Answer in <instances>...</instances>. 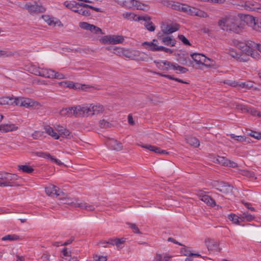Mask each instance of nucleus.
<instances>
[{
    "instance_id": "obj_1",
    "label": "nucleus",
    "mask_w": 261,
    "mask_h": 261,
    "mask_svg": "<svg viewBox=\"0 0 261 261\" xmlns=\"http://www.w3.org/2000/svg\"><path fill=\"white\" fill-rule=\"evenodd\" d=\"M258 46H260V44L251 40H248L245 43L239 42L237 44V46L243 53L255 59L259 58V54L256 50H258Z\"/></svg>"
},
{
    "instance_id": "obj_2",
    "label": "nucleus",
    "mask_w": 261,
    "mask_h": 261,
    "mask_svg": "<svg viewBox=\"0 0 261 261\" xmlns=\"http://www.w3.org/2000/svg\"><path fill=\"white\" fill-rule=\"evenodd\" d=\"M237 20L232 16H226L218 21V25L223 30L238 32L239 27L237 22Z\"/></svg>"
},
{
    "instance_id": "obj_3",
    "label": "nucleus",
    "mask_w": 261,
    "mask_h": 261,
    "mask_svg": "<svg viewBox=\"0 0 261 261\" xmlns=\"http://www.w3.org/2000/svg\"><path fill=\"white\" fill-rule=\"evenodd\" d=\"M163 38L159 36L158 39H154L151 41H145L142 43V46L150 51H163Z\"/></svg>"
},
{
    "instance_id": "obj_4",
    "label": "nucleus",
    "mask_w": 261,
    "mask_h": 261,
    "mask_svg": "<svg viewBox=\"0 0 261 261\" xmlns=\"http://www.w3.org/2000/svg\"><path fill=\"white\" fill-rule=\"evenodd\" d=\"M45 192L49 196H55L60 200H66V195L54 185H50L45 188Z\"/></svg>"
},
{
    "instance_id": "obj_5",
    "label": "nucleus",
    "mask_w": 261,
    "mask_h": 261,
    "mask_svg": "<svg viewBox=\"0 0 261 261\" xmlns=\"http://www.w3.org/2000/svg\"><path fill=\"white\" fill-rule=\"evenodd\" d=\"M73 116L84 117L90 115V110L88 104L76 105L73 107Z\"/></svg>"
},
{
    "instance_id": "obj_6",
    "label": "nucleus",
    "mask_w": 261,
    "mask_h": 261,
    "mask_svg": "<svg viewBox=\"0 0 261 261\" xmlns=\"http://www.w3.org/2000/svg\"><path fill=\"white\" fill-rule=\"evenodd\" d=\"M121 6L127 9H136L144 11L148 9L147 5L136 0H124Z\"/></svg>"
},
{
    "instance_id": "obj_7",
    "label": "nucleus",
    "mask_w": 261,
    "mask_h": 261,
    "mask_svg": "<svg viewBox=\"0 0 261 261\" xmlns=\"http://www.w3.org/2000/svg\"><path fill=\"white\" fill-rule=\"evenodd\" d=\"M124 38L120 35H107L100 39L102 44H117L121 43L124 41Z\"/></svg>"
},
{
    "instance_id": "obj_8",
    "label": "nucleus",
    "mask_w": 261,
    "mask_h": 261,
    "mask_svg": "<svg viewBox=\"0 0 261 261\" xmlns=\"http://www.w3.org/2000/svg\"><path fill=\"white\" fill-rule=\"evenodd\" d=\"M65 203L70 204L74 207H78L82 210H85L87 211H93L95 210L94 205L87 203L83 201H81L79 199H75L74 201H69V200L68 199L66 200Z\"/></svg>"
},
{
    "instance_id": "obj_9",
    "label": "nucleus",
    "mask_w": 261,
    "mask_h": 261,
    "mask_svg": "<svg viewBox=\"0 0 261 261\" xmlns=\"http://www.w3.org/2000/svg\"><path fill=\"white\" fill-rule=\"evenodd\" d=\"M213 187L218 191L226 194L231 193L233 189L232 186L223 181H215L213 184Z\"/></svg>"
},
{
    "instance_id": "obj_10",
    "label": "nucleus",
    "mask_w": 261,
    "mask_h": 261,
    "mask_svg": "<svg viewBox=\"0 0 261 261\" xmlns=\"http://www.w3.org/2000/svg\"><path fill=\"white\" fill-rule=\"evenodd\" d=\"M78 6H80V9L76 10L77 13L84 16H89L91 15V12L89 9L96 12L101 11V9L99 8L94 7L84 3H78Z\"/></svg>"
},
{
    "instance_id": "obj_11",
    "label": "nucleus",
    "mask_w": 261,
    "mask_h": 261,
    "mask_svg": "<svg viewBox=\"0 0 261 261\" xmlns=\"http://www.w3.org/2000/svg\"><path fill=\"white\" fill-rule=\"evenodd\" d=\"M142 54L138 50H130L123 48L122 56L135 60H144L143 58L141 57Z\"/></svg>"
},
{
    "instance_id": "obj_12",
    "label": "nucleus",
    "mask_w": 261,
    "mask_h": 261,
    "mask_svg": "<svg viewBox=\"0 0 261 261\" xmlns=\"http://www.w3.org/2000/svg\"><path fill=\"white\" fill-rule=\"evenodd\" d=\"M165 4L168 7L179 11L188 12L190 9L189 6L180 4L178 2L173 1H166L165 2Z\"/></svg>"
},
{
    "instance_id": "obj_13",
    "label": "nucleus",
    "mask_w": 261,
    "mask_h": 261,
    "mask_svg": "<svg viewBox=\"0 0 261 261\" xmlns=\"http://www.w3.org/2000/svg\"><path fill=\"white\" fill-rule=\"evenodd\" d=\"M190 56L197 64H202L207 66H211L212 65L210 64L207 63V61H210V59L206 57L202 54L193 53Z\"/></svg>"
},
{
    "instance_id": "obj_14",
    "label": "nucleus",
    "mask_w": 261,
    "mask_h": 261,
    "mask_svg": "<svg viewBox=\"0 0 261 261\" xmlns=\"http://www.w3.org/2000/svg\"><path fill=\"white\" fill-rule=\"evenodd\" d=\"M164 69L176 70L177 73H185L188 71V69L185 67L180 66L176 63H171L168 61L164 62Z\"/></svg>"
},
{
    "instance_id": "obj_15",
    "label": "nucleus",
    "mask_w": 261,
    "mask_h": 261,
    "mask_svg": "<svg viewBox=\"0 0 261 261\" xmlns=\"http://www.w3.org/2000/svg\"><path fill=\"white\" fill-rule=\"evenodd\" d=\"M14 104L16 106L29 108L34 106L33 101L30 98L15 97Z\"/></svg>"
},
{
    "instance_id": "obj_16",
    "label": "nucleus",
    "mask_w": 261,
    "mask_h": 261,
    "mask_svg": "<svg viewBox=\"0 0 261 261\" xmlns=\"http://www.w3.org/2000/svg\"><path fill=\"white\" fill-rule=\"evenodd\" d=\"M214 162L224 166H228L232 168H236L238 167V164L236 163L229 160L223 156H218L216 159H215Z\"/></svg>"
},
{
    "instance_id": "obj_17",
    "label": "nucleus",
    "mask_w": 261,
    "mask_h": 261,
    "mask_svg": "<svg viewBox=\"0 0 261 261\" xmlns=\"http://www.w3.org/2000/svg\"><path fill=\"white\" fill-rule=\"evenodd\" d=\"M179 29V25L171 21L164 23V34H170Z\"/></svg>"
},
{
    "instance_id": "obj_18",
    "label": "nucleus",
    "mask_w": 261,
    "mask_h": 261,
    "mask_svg": "<svg viewBox=\"0 0 261 261\" xmlns=\"http://www.w3.org/2000/svg\"><path fill=\"white\" fill-rule=\"evenodd\" d=\"M140 21H142L141 23L144 25L145 29L149 32H153L155 29V26L151 21L150 18L147 15L141 16Z\"/></svg>"
},
{
    "instance_id": "obj_19",
    "label": "nucleus",
    "mask_w": 261,
    "mask_h": 261,
    "mask_svg": "<svg viewBox=\"0 0 261 261\" xmlns=\"http://www.w3.org/2000/svg\"><path fill=\"white\" fill-rule=\"evenodd\" d=\"M25 8L28 10L31 14H34L39 12H43L45 11L44 7L38 4L30 5L27 4L24 6Z\"/></svg>"
},
{
    "instance_id": "obj_20",
    "label": "nucleus",
    "mask_w": 261,
    "mask_h": 261,
    "mask_svg": "<svg viewBox=\"0 0 261 261\" xmlns=\"http://www.w3.org/2000/svg\"><path fill=\"white\" fill-rule=\"evenodd\" d=\"M42 18L49 25L53 27H55L56 25L61 27L63 26V24L61 22L59 19L55 17H50L47 15H43L42 16Z\"/></svg>"
},
{
    "instance_id": "obj_21",
    "label": "nucleus",
    "mask_w": 261,
    "mask_h": 261,
    "mask_svg": "<svg viewBox=\"0 0 261 261\" xmlns=\"http://www.w3.org/2000/svg\"><path fill=\"white\" fill-rule=\"evenodd\" d=\"M90 110V115H98L102 113L105 111L103 106L99 103H91L89 105Z\"/></svg>"
},
{
    "instance_id": "obj_22",
    "label": "nucleus",
    "mask_w": 261,
    "mask_h": 261,
    "mask_svg": "<svg viewBox=\"0 0 261 261\" xmlns=\"http://www.w3.org/2000/svg\"><path fill=\"white\" fill-rule=\"evenodd\" d=\"M198 195L199 196L200 200L205 202L207 205L211 206H214L216 205V202L215 200L210 196L204 194L201 191L199 192Z\"/></svg>"
},
{
    "instance_id": "obj_23",
    "label": "nucleus",
    "mask_w": 261,
    "mask_h": 261,
    "mask_svg": "<svg viewBox=\"0 0 261 261\" xmlns=\"http://www.w3.org/2000/svg\"><path fill=\"white\" fill-rule=\"evenodd\" d=\"M108 145L112 149L119 151L122 149L123 146L120 142L114 139H110L107 142Z\"/></svg>"
},
{
    "instance_id": "obj_24",
    "label": "nucleus",
    "mask_w": 261,
    "mask_h": 261,
    "mask_svg": "<svg viewBox=\"0 0 261 261\" xmlns=\"http://www.w3.org/2000/svg\"><path fill=\"white\" fill-rule=\"evenodd\" d=\"M55 130L58 133V135L63 137L68 138L70 135V131L63 126L57 125L55 126Z\"/></svg>"
},
{
    "instance_id": "obj_25",
    "label": "nucleus",
    "mask_w": 261,
    "mask_h": 261,
    "mask_svg": "<svg viewBox=\"0 0 261 261\" xmlns=\"http://www.w3.org/2000/svg\"><path fill=\"white\" fill-rule=\"evenodd\" d=\"M36 155L42 157L43 158H47L52 162H54L57 165H62V163L61 161H60L58 159L54 158L53 156H52L49 153H46V152H36L35 153Z\"/></svg>"
},
{
    "instance_id": "obj_26",
    "label": "nucleus",
    "mask_w": 261,
    "mask_h": 261,
    "mask_svg": "<svg viewBox=\"0 0 261 261\" xmlns=\"http://www.w3.org/2000/svg\"><path fill=\"white\" fill-rule=\"evenodd\" d=\"M188 12H189L192 15L197 16L202 18H206L208 17V15L206 12L195 8H191L190 7V9Z\"/></svg>"
},
{
    "instance_id": "obj_27",
    "label": "nucleus",
    "mask_w": 261,
    "mask_h": 261,
    "mask_svg": "<svg viewBox=\"0 0 261 261\" xmlns=\"http://www.w3.org/2000/svg\"><path fill=\"white\" fill-rule=\"evenodd\" d=\"M138 145L143 148L154 152V153L157 154H161L163 153V150H162L160 148L151 145L150 144H138Z\"/></svg>"
},
{
    "instance_id": "obj_28",
    "label": "nucleus",
    "mask_w": 261,
    "mask_h": 261,
    "mask_svg": "<svg viewBox=\"0 0 261 261\" xmlns=\"http://www.w3.org/2000/svg\"><path fill=\"white\" fill-rule=\"evenodd\" d=\"M18 127L13 124H5L0 125V131L7 133L11 131L16 130Z\"/></svg>"
},
{
    "instance_id": "obj_29",
    "label": "nucleus",
    "mask_w": 261,
    "mask_h": 261,
    "mask_svg": "<svg viewBox=\"0 0 261 261\" xmlns=\"http://www.w3.org/2000/svg\"><path fill=\"white\" fill-rule=\"evenodd\" d=\"M6 181L4 182L5 187L12 186L13 184L11 181L17 179V175L9 173L6 172Z\"/></svg>"
},
{
    "instance_id": "obj_30",
    "label": "nucleus",
    "mask_w": 261,
    "mask_h": 261,
    "mask_svg": "<svg viewBox=\"0 0 261 261\" xmlns=\"http://www.w3.org/2000/svg\"><path fill=\"white\" fill-rule=\"evenodd\" d=\"M123 17L130 21H140L141 16L135 15L134 13L126 12L122 14Z\"/></svg>"
},
{
    "instance_id": "obj_31",
    "label": "nucleus",
    "mask_w": 261,
    "mask_h": 261,
    "mask_svg": "<svg viewBox=\"0 0 261 261\" xmlns=\"http://www.w3.org/2000/svg\"><path fill=\"white\" fill-rule=\"evenodd\" d=\"M44 130L46 134L50 136L55 139H58L59 138V135L56 133L55 130L50 126L46 125L44 126Z\"/></svg>"
},
{
    "instance_id": "obj_32",
    "label": "nucleus",
    "mask_w": 261,
    "mask_h": 261,
    "mask_svg": "<svg viewBox=\"0 0 261 261\" xmlns=\"http://www.w3.org/2000/svg\"><path fill=\"white\" fill-rule=\"evenodd\" d=\"M54 70L48 68H42L41 70V76L53 79ZM40 74V73H39Z\"/></svg>"
},
{
    "instance_id": "obj_33",
    "label": "nucleus",
    "mask_w": 261,
    "mask_h": 261,
    "mask_svg": "<svg viewBox=\"0 0 261 261\" xmlns=\"http://www.w3.org/2000/svg\"><path fill=\"white\" fill-rule=\"evenodd\" d=\"M73 107L63 108L60 111V114L62 116L71 117L73 116Z\"/></svg>"
},
{
    "instance_id": "obj_34",
    "label": "nucleus",
    "mask_w": 261,
    "mask_h": 261,
    "mask_svg": "<svg viewBox=\"0 0 261 261\" xmlns=\"http://www.w3.org/2000/svg\"><path fill=\"white\" fill-rule=\"evenodd\" d=\"M15 97H3L0 98V105H11L14 104Z\"/></svg>"
},
{
    "instance_id": "obj_35",
    "label": "nucleus",
    "mask_w": 261,
    "mask_h": 261,
    "mask_svg": "<svg viewBox=\"0 0 261 261\" xmlns=\"http://www.w3.org/2000/svg\"><path fill=\"white\" fill-rule=\"evenodd\" d=\"M186 140L187 143L194 147H198L200 145L199 140L195 137H188Z\"/></svg>"
},
{
    "instance_id": "obj_36",
    "label": "nucleus",
    "mask_w": 261,
    "mask_h": 261,
    "mask_svg": "<svg viewBox=\"0 0 261 261\" xmlns=\"http://www.w3.org/2000/svg\"><path fill=\"white\" fill-rule=\"evenodd\" d=\"M256 19H256L255 17L250 15H245L244 17V21L248 26L251 27L252 28Z\"/></svg>"
},
{
    "instance_id": "obj_37",
    "label": "nucleus",
    "mask_w": 261,
    "mask_h": 261,
    "mask_svg": "<svg viewBox=\"0 0 261 261\" xmlns=\"http://www.w3.org/2000/svg\"><path fill=\"white\" fill-rule=\"evenodd\" d=\"M178 62L183 65H187L189 63L190 64H191V61L188 56V55H185L183 54L182 56H180L178 58Z\"/></svg>"
},
{
    "instance_id": "obj_38",
    "label": "nucleus",
    "mask_w": 261,
    "mask_h": 261,
    "mask_svg": "<svg viewBox=\"0 0 261 261\" xmlns=\"http://www.w3.org/2000/svg\"><path fill=\"white\" fill-rule=\"evenodd\" d=\"M112 245H116L117 249L121 248L123 247L125 240L123 238L121 239H112Z\"/></svg>"
},
{
    "instance_id": "obj_39",
    "label": "nucleus",
    "mask_w": 261,
    "mask_h": 261,
    "mask_svg": "<svg viewBox=\"0 0 261 261\" xmlns=\"http://www.w3.org/2000/svg\"><path fill=\"white\" fill-rule=\"evenodd\" d=\"M175 40L173 39L171 37H164V44L170 45L171 46H175Z\"/></svg>"
},
{
    "instance_id": "obj_40",
    "label": "nucleus",
    "mask_w": 261,
    "mask_h": 261,
    "mask_svg": "<svg viewBox=\"0 0 261 261\" xmlns=\"http://www.w3.org/2000/svg\"><path fill=\"white\" fill-rule=\"evenodd\" d=\"M206 244L208 250H217L218 248V244L216 242L208 241L206 242Z\"/></svg>"
},
{
    "instance_id": "obj_41",
    "label": "nucleus",
    "mask_w": 261,
    "mask_h": 261,
    "mask_svg": "<svg viewBox=\"0 0 261 261\" xmlns=\"http://www.w3.org/2000/svg\"><path fill=\"white\" fill-rule=\"evenodd\" d=\"M240 219L243 221L250 222L254 219V217L247 212L243 213L241 216Z\"/></svg>"
},
{
    "instance_id": "obj_42",
    "label": "nucleus",
    "mask_w": 261,
    "mask_h": 261,
    "mask_svg": "<svg viewBox=\"0 0 261 261\" xmlns=\"http://www.w3.org/2000/svg\"><path fill=\"white\" fill-rule=\"evenodd\" d=\"M19 170H22L24 172L30 173L33 172L34 169L28 165H19L18 166Z\"/></svg>"
},
{
    "instance_id": "obj_43",
    "label": "nucleus",
    "mask_w": 261,
    "mask_h": 261,
    "mask_svg": "<svg viewBox=\"0 0 261 261\" xmlns=\"http://www.w3.org/2000/svg\"><path fill=\"white\" fill-rule=\"evenodd\" d=\"M19 238V236L16 234H8L4 236L2 238V240L3 241H15L18 240Z\"/></svg>"
},
{
    "instance_id": "obj_44",
    "label": "nucleus",
    "mask_w": 261,
    "mask_h": 261,
    "mask_svg": "<svg viewBox=\"0 0 261 261\" xmlns=\"http://www.w3.org/2000/svg\"><path fill=\"white\" fill-rule=\"evenodd\" d=\"M14 55V54L9 50H0V57H9Z\"/></svg>"
},
{
    "instance_id": "obj_45",
    "label": "nucleus",
    "mask_w": 261,
    "mask_h": 261,
    "mask_svg": "<svg viewBox=\"0 0 261 261\" xmlns=\"http://www.w3.org/2000/svg\"><path fill=\"white\" fill-rule=\"evenodd\" d=\"M252 29L257 32H261V20L256 19Z\"/></svg>"
},
{
    "instance_id": "obj_46",
    "label": "nucleus",
    "mask_w": 261,
    "mask_h": 261,
    "mask_svg": "<svg viewBox=\"0 0 261 261\" xmlns=\"http://www.w3.org/2000/svg\"><path fill=\"white\" fill-rule=\"evenodd\" d=\"M99 126L101 128H106L110 127L111 125V124L109 122L107 121L104 119L100 120L99 121Z\"/></svg>"
},
{
    "instance_id": "obj_47",
    "label": "nucleus",
    "mask_w": 261,
    "mask_h": 261,
    "mask_svg": "<svg viewBox=\"0 0 261 261\" xmlns=\"http://www.w3.org/2000/svg\"><path fill=\"white\" fill-rule=\"evenodd\" d=\"M248 56L244 53V54H240L237 60L240 62H247L249 59Z\"/></svg>"
},
{
    "instance_id": "obj_48",
    "label": "nucleus",
    "mask_w": 261,
    "mask_h": 261,
    "mask_svg": "<svg viewBox=\"0 0 261 261\" xmlns=\"http://www.w3.org/2000/svg\"><path fill=\"white\" fill-rule=\"evenodd\" d=\"M66 78V76L64 74H62V73L56 72L55 70H54L53 79L61 80Z\"/></svg>"
},
{
    "instance_id": "obj_49",
    "label": "nucleus",
    "mask_w": 261,
    "mask_h": 261,
    "mask_svg": "<svg viewBox=\"0 0 261 261\" xmlns=\"http://www.w3.org/2000/svg\"><path fill=\"white\" fill-rule=\"evenodd\" d=\"M164 77H167V78H168L169 79L175 81L176 82H179V83H181L186 84H189L188 82H187L186 81H184L182 80H180V79H178V78L174 77L173 76H171V75H168V74H164Z\"/></svg>"
},
{
    "instance_id": "obj_50",
    "label": "nucleus",
    "mask_w": 261,
    "mask_h": 261,
    "mask_svg": "<svg viewBox=\"0 0 261 261\" xmlns=\"http://www.w3.org/2000/svg\"><path fill=\"white\" fill-rule=\"evenodd\" d=\"M223 83L224 84L228 85L230 86L235 87L238 85V82L235 81H232L230 80H224Z\"/></svg>"
},
{
    "instance_id": "obj_51",
    "label": "nucleus",
    "mask_w": 261,
    "mask_h": 261,
    "mask_svg": "<svg viewBox=\"0 0 261 261\" xmlns=\"http://www.w3.org/2000/svg\"><path fill=\"white\" fill-rule=\"evenodd\" d=\"M239 217L235 214H231L228 216V219L235 224H239Z\"/></svg>"
},
{
    "instance_id": "obj_52",
    "label": "nucleus",
    "mask_w": 261,
    "mask_h": 261,
    "mask_svg": "<svg viewBox=\"0 0 261 261\" xmlns=\"http://www.w3.org/2000/svg\"><path fill=\"white\" fill-rule=\"evenodd\" d=\"M90 27H90V29L89 31H90L91 32L95 33L96 34H99L101 33V30L98 27H96L93 24H91Z\"/></svg>"
},
{
    "instance_id": "obj_53",
    "label": "nucleus",
    "mask_w": 261,
    "mask_h": 261,
    "mask_svg": "<svg viewBox=\"0 0 261 261\" xmlns=\"http://www.w3.org/2000/svg\"><path fill=\"white\" fill-rule=\"evenodd\" d=\"M90 27H90V29L89 31H90L91 32L95 33L96 34H99L101 33V30L98 27H96L93 24H91Z\"/></svg>"
},
{
    "instance_id": "obj_54",
    "label": "nucleus",
    "mask_w": 261,
    "mask_h": 261,
    "mask_svg": "<svg viewBox=\"0 0 261 261\" xmlns=\"http://www.w3.org/2000/svg\"><path fill=\"white\" fill-rule=\"evenodd\" d=\"M249 110V111L248 113H250L251 115H252L253 116L257 115L259 117H261V113L258 112L255 109L252 108V107H250V109Z\"/></svg>"
},
{
    "instance_id": "obj_55",
    "label": "nucleus",
    "mask_w": 261,
    "mask_h": 261,
    "mask_svg": "<svg viewBox=\"0 0 261 261\" xmlns=\"http://www.w3.org/2000/svg\"><path fill=\"white\" fill-rule=\"evenodd\" d=\"M178 38L184 44L191 45L189 41L183 35H178Z\"/></svg>"
},
{
    "instance_id": "obj_56",
    "label": "nucleus",
    "mask_w": 261,
    "mask_h": 261,
    "mask_svg": "<svg viewBox=\"0 0 261 261\" xmlns=\"http://www.w3.org/2000/svg\"><path fill=\"white\" fill-rule=\"evenodd\" d=\"M113 242L112 239H110L108 241H102L98 243L99 245H101L103 247H107L108 245H112Z\"/></svg>"
},
{
    "instance_id": "obj_57",
    "label": "nucleus",
    "mask_w": 261,
    "mask_h": 261,
    "mask_svg": "<svg viewBox=\"0 0 261 261\" xmlns=\"http://www.w3.org/2000/svg\"><path fill=\"white\" fill-rule=\"evenodd\" d=\"M249 136H250L251 137H253L257 140L261 139V133H260L251 131L249 133Z\"/></svg>"
},
{
    "instance_id": "obj_58",
    "label": "nucleus",
    "mask_w": 261,
    "mask_h": 261,
    "mask_svg": "<svg viewBox=\"0 0 261 261\" xmlns=\"http://www.w3.org/2000/svg\"><path fill=\"white\" fill-rule=\"evenodd\" d=\"M128 225L129 227L133 230L134 232L136 233H141L138 227L135 224L129 223Z\"/></svg>"
},
{
    "instance_id": "obj_59",
    "label": "nucleus",
    "mask_w": 261,
    "mask_h": 261,
    "mask_svg": "<svg viewBox=\"0 0 261 261\" xmlns=\"http://www.w3.org/2000/svg\"><path fill=\"white\" fill-rule=\"evenodd\" d=\"M228 54L233 58L236 59L237 60L238 59V58L239 56V53H237L233 49H229L228 50Z\"/></svg>"
},
{
    "instance_id": "obj_60",
    "label": "nucleus",
    "mask_w": 261,
    "mask_h": 261,
    "mask_svg": "<svg viewBox=\"0 0 261 261\" xmlns=\"http://www.w3.org/2000/svg\"><path fill=\"white\" fill-rule=\"evenodd\" d=\"M90 25V24L86 22H82L79 24V26L81 28L86 30H89L90 27H91Z\"/></svg>"
},
{
    "instance_id": "obj_61",
    "label": "nucleus",
    "mask_w": 261,
    "mask_h": 261,
    "mask_svg": "<svg viewBox=\"0 0 261 261\" xmlns=\"http://www.w3.org/2000/svg\"><path fill=\"white\" fill-rule=\"evenodd\" d=\"M230 137L237 141L243 142L245 140V138L242 136H236L234 134H231Z\"/></svg>"
},
{
    "instance_id": "obj_62",
    "label": "nucleus",
    "mask_w": 261,
    "mask_h": 261,
    "mask_svg": "<svg viewBox=\"0 0 261 261\" xmlns=\"http://www.w3.org/2000/svg\"><path fill=\"white\" fill-rule=\"evenodd\" d=\"M64 5L66 6V7L72 10L73 8H74L75 6H78V3H76L75 2L67 3V2H65Z\"/></svg>"
},
{
    "instance_id": "obj_63",
    "label": "nucleus",
    "mask_w": 261,
    "mask_h": 261,
    "mask_svg": "<svg viewBox=\"0 0 261 261\" xmlns=\"http://www.w3.org/2000/svg\"><path fill=\"white\" fill-rule=\"evenodd\" d=\"M114 53L119 56H122V53L123 51V48H117L116 47L114 49Z\"/></svg>"
},
{
    "instance_id": "obj_64",
    "label": "nucleus",
    "mask_w": 261,
    "mask_h": 261,
    "mask_svg": "<svg viewBox=\"0 0 261 261\" xmlns=\"http://www.w3.org/2000/svg\"><path fill=\"white\" fill-rule=\"evenodd\" d=\"M42 135V132L37 131L32 134V137L35 139H38Z\"/></svg>"
}]
</instances>
